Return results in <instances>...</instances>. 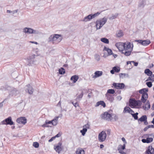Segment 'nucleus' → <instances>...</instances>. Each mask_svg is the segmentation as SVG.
Wrapping results in <instances>:
<instances>
[{"label":"nucleus","mask_w":154,"mask_h":154,"mask_svg":"<svg viewBox=\"0 0 154 154\" xmlns=\"http://www.w3.org/2000/svg\"><path fill=\"white\" fill-rule=\"evenodd\" d=\"M116 46L119 51L126 56H128L131 54L133 47V46L128 42H118L116 44Z\"/></svg>","instance_id":"1"},{"label":"nucleus","mask_w":154,"mask_h":154,"mask_svg":"<svg viewBox=\"0 0 154 154\" xmlns=\"http://www.w3.org/2000/svg\"><path fill=\"white\" fill-rule=\"evenodd\" d=\"M62 39L61 35L55 34L51 35L48 38V40L53 43L57 44L60 42Z\"/></svg>","instance_id":"2"},{"label":"nucleus","mask_w":154,"mask_h":154,"mask_svg":"<svg viewBox=\"0 0 154 154\" xmlns=\"http://www.w3.org/2000/svg\"><path fill=\"white\" fill-rule=\"evenodd\" d=\"M142 105L140 100H136L134 99H131L129 100V106L132 108H139Z\"/></svg>","instance_id":"3"},{"label":"nucleus","mask_w":154,"mask_h":154,"mask_svg":"<svg viewBox=\"0 0 154 154\" xmlns=\"http://www.w3.org/2000/svg\"><path fill=\"white\" fill-rule=\"evenodd\" d=\"M35 54H32L25 60L24 63L26 66H30L33 65V63L35 61Z\"/></svg>","instance_id":"4"},{"label":"nucleus","mask_w":154,"mask_h":154,"mask_svg":"<svg viewBox=\"0 0 154 154\" xmlns=\"http://www.w3.org/2000/svg\"><path fill=\"white\" fill-rule=\"evenodd\" d=\"M107 19L105 17L97 20L96 22L97 29H100L106 22Z\"/></svg>","instance_id":"5"},{"label":"nucleus","mask_w":154,"mask_h":154,"mask_svg":"<svg viewBox=\"0 0 154 154\" xmlns=\"http://www.w3.org/2000/svg\"><path fill=\"white\" fill-rule=\"evenodd\" d=\"M148 91V89L146 88L143 89L139 91V93L142 94L141 100L143 103L146 102L148 98V94L146 93Z\"/></svg>","instance_id":"6"},{"label":"nucleus","mask_w":154,"mask_h":154,"mask_svg":"<svg viewBox=\"0 0 154 154\" xmlns=\"http://www.w3.org/2000/svg\"><path fill=\"white\" fill-rule=\"evenodd\" d=\"M153 135L152 134H146L143 135V137L144 139L142 140V141L143 143H149L151 142L153 140Z\"/></svg>","instance_id":"7"},{"label":"nucleus","mask_w":154,"mask_h":154,"mask_svg":"<svg viewBox=\"0 0 154 154\" xmlns=\"http://www.w3.org/2000/svg\"><path fill=\"white\" fill-rule=\"evenodd\" d=\"M122 140L124 142V143L123 145H119L118 148V149L119 152L121 154H126L125 152L123 151V150L125 149V145L127 143V142L124 137H122Z\"/></svg>","instance_id":"8"},{"label":"nucleus","mask_w":154,"mask_h":154,"mask_svg":"<svg viewBox=\"0 0 154 154\" xmlns=\"http://www.w3.org/2000/svg\"><path fill=\"white\" fill-rule=\"evenodd\" d=\"M7 90L8 91L10 95H16L19 93V92L16 89L10 87H8Z\"/></svg>","instance_id":"9"},{"label":"nucleus","mask_w":154,"mask_h":154,"mask_svg":"<svg viewBox=\"0 0 154 154\" xmlns=\"http://www.w3.org/2000/svg\"><path fill=\"white\" fill-rule=\"evenodd\" d=\"M106 134L104 131H102L98 135V140L100 142L104 141L106 139Z\"/></svg>","instance_id":"10"},{"label":"nucleus","mask_w":154,"mask_h":154,"mask_svg":"<svg viewBox=\"0 0 154 154\" xmlns=\"http://www.w3.org/2000/svg\"><path fill=\"white\" fill-rule=\"evenodd\" d=\"M23 32L27 34H38V31L35 30L31 28H25L23 29Z\"/></svg>","instance_id":"11"},{"label":"nucleus","mask_w":154,"mask_h":154,"mask_svg":"<svg viewBox=\"0 0 154 154\" xmlns=\"http://www.w3.org/2000/svg\"><path fill=\"white\" fill-rule=\"evenodd\" d=\"M104 55L103 57L106 58L109 55L113 54L112 50L108 48L105 47L103 49Z\"/></svg>","instance_id":"12"},{"label":"nucleus","mask_w":154,"mask_h":154,"mask_svg":"<svg viewBox=\"0 0 154 154\" xmlns=\"http://www.w3.org/2000/svg\"><path fill=\"white\" fill-rule=\"evenodd\" d=\"M102 118L105 120L108 121H112L111 114L107 112H105L101 115Z\"/></svg>","instance_id":"13"},{"label":"nucleus","mask_w":154,"mask_h":154,"mask_svg":"<svg viewBox=\"0 0 154 154\" xmlns=\"http://www.w3.org/2000/svg\"><path fill=\"white\" fill-rule=\"evenodd\" d=\"M62 143L61 142H59L57 144L54 146V150L58 153H59L62 150L63 148L62 146Z\"/></svg>","instance_id":"14"},{"label":"nucleus","mask_w":154,"mask_h":154,"mask_svg":"<svg viewBox=\"0 0 154 154\" xmlns=\"http://www.w3.org/2000/svg\"><path fill=\"white\" fill-rule=\"evenodd\" d=\"M2 124L3 125H11L13 124V122L11 120V117H9L6 119L5 120L2 122Z\"/></svg>","instance_id":"15"},{"label":"nucleus","mask_w":154,"mask_h":154,"mask_svg":"<svg viewBox=\"0 0 154 154\" xmlns=\"http://www.w3.org/2000/svg\"><path fill=\"white\" fill-rule=\"evenodd\" d=\"M16 122L19 124L25 125L26 123V119L25 117H20L17 119Z\"/></svg>","instance_id":"16"},{"label":"nucleus","mask_w":154,"mask_h":154,"mask_svg":"<svg viewBox=\"0 0 154 154\" xmlns=\"http://www.w3.org/2000/svg\"><path fill=\"white\" fill-rule=\"evenodd\" d=\"M113 85L115 88L120 89L123 88L125 86L123 83H114Z\"/></svg>","instance_id":"17"},{"label":"nucleus","mask_w":154,"mask_h":154,"mask_svg":"<svg viewBox=\"0 0 154 154\" xmlns=\"http://www.w3.org/2000/svg\"><path fill=\"white\" fill-rule=\"evenodd\" d=\"M103 74L102 71H96L95 72L94 75H92V77L93 78L95 79L101 76Z\"/></svg>","instance_id":"18"},{"label":"nucleus","mask_w":154,"mask_h":154,"mask_svg":"<svg viewBox=\"0 0 154 154\" xmlns=\"http://www.w3.org/2000/svg\"><path fill=\"white\" fill-rule=\"evenodd\" d=\"M145 154H154V149L152 146H148L147 150L146 151Z\"/></svg>","instance_id":"19"},{"label":"nucleus","mask_w":154,"mask_h":154,"mask_svg":"<svg viewBox=\"0 0 154 154\" xmlns=\"http://www.w3.org/2000/svg\"><path fill=\"white\" fill-rule=\"evenodd\" d=\"M137 41L143 46H146L149 45L150 43V41L149 40H138Z\"/></svg>","instance_id":"20"},{"label":"nucleus","mask_w":154,"mask_h":154,"mask_svg":"<svg viewBox=\"0 0 154 154\" xmlns=\"http://www.w3.org/2000/svg\"><path fill=\"white\" fill-rule=\"evenodd\" d=\"M25 88L27 90L29 94H32L33 92V89L32 87L29 85H27L25 87Z\"/></svg>","instance_id":"21"},{"label":"nucleus","mask_w":154,"mask_h":154,"mask_svg":"<svg viewBox=\"0 0 154 154\" xmlns=\"http://www.w3.org/2000/svg\"><path fill=\"white\" fill-rule=\"evenodd\" d=\"M124 35L123 32L122 30H118L116 33V36L118 38H120L122 37Z\"/></svg>","instance_id":"22"},{"label":"nucleus","mask_w":154,"mask_h":154,"mask_svg":"<svg viewBox=\"0 0 154 154\" xmlns=\"http://www.w3.org/2000/svg\"><path fill=\"white\" fill-rule=\"evenodd\" d=\"M79 79V76L76 75H75L72 76L70 80L73 82L74 83H75Z\"/></svg>","instance_id":"23"},{"label":"nucleus","mask_w":154,"mask_h":154,"mask_svg":"<svg viewBox=\"0 0 154 154\" xmlns=\"http://www.w3.org/2000/svg\"><path fill=\"white\" fill-rule=\"evenodd\" d=\"M106 97L107 99L111 102H112L114 100L113 97L109 94H106Z\"/></svg>","instance_id":"24"},{"label":"nucleus","mask_w":154,"mask_h":154,"mask_svg":"<svg viewBox=\"0 0 154 154\" xmlns=\"http://www.w3.org/2000/svg\"><path fill=\"white\" fill-rule=\"evenodd\" d=\"M59 117V116L55 117L54 119L52 120V125L55 126L57 124L58 119Z\"/></svg>","instance_id":"25"},{"label":"nucleus","mask_w":154,"mask_h":154,"mask_svg":"<svg viewBox=\"0 0 154 154\" xmlns=\"http://www.w3.org/2000/svg\"><path fill=\"white\" fill-rule=\"evenodd\" d=\"M150 105L149 101H147L145 104L143 106V108L145 110H147L150 108Z\"/></svg>","instance_id":"26"},{"label":"nucleus","mask_w":154,"mask_h":154,"mask_svg":"<svg viewBox=\"0 0 154 154\" xmlns=\"http://www.w3.org/2000/svg\"><path fill=\"white\" fill-rule=\"evenodd\" d=\"M100 105H102L104 107H105L106 106L105 103L103 101H100L96 103L95 106H98Z\"/></svg>","instance_id":"27"},{"label":"nucleus","mask_w":154,"mask_h":154,"mask_svg":"<svg viewBox=\"0 0 154 154\" xmlns=\"http://www.w3.org/2000/svg\"><path fill=\"white\" fill-rule=\"evenodd\" d=\"M62 134L61 133H59L57 134L55 136L52 137L51 138L48 140L49 142H51L54 140L56 137H60L61 135Z\"/></svg>","instance_id":"28"},{"label":"nucleus","mask_w":154,"mask_h":154,"mask_svg":"<svg viewBox=\"0 0 154 154\" xmlns=\"http://www.w3.org/2000/svg\"><path fill=\"white\" fill-rule=\"evenodd\" d=\"M76 154H85V151L81 148H78L77 149L76 152Z\"/></svg>","instance_id":"29"},{"label":"nucleus","mask_w":154,"mask_h":154,"mask_svg":"<svg viewBox=\"0 0 154 154\" xmlns=\"http://www.w3.org/2000/svg\"><path fill=\"white\" fill-rule=\"evenodd\" d=\"M92 19V18L91 16V14L85 17L83 21L85 22H87L90 20Z\"/></svg>","instance_id":"30"},{"label":"nucleus","mask_w":154,"mask_h":154,"mask_svg":"<svg viewBox=\"0 0 154 154\" xmlns=\"http://www.w3.org/2000/svg\"><path fill=\"white\" fill-rule=\"evenodd\" d=\"M131 109L130 107L126 106L124 108L123 112L124 113H129V112H130Z\"/></svg>","instance_id":"31"},{"label":"nucleus","mask_w":154,"mask_h":154,"mask_svg":"<svg viewBox=\"0 0 154 154\" xmlns=\"http://www.w3.org/2000/svg\"><path fill=\"white\" fill-rule=\"evenodd\" d=\"M149 76L146 80V81L150 80L151 81H154V75L152 74L150 75H149Z\"/></svg>","instance_id":"32"},{"label":"nucleus","mask_w":154,"mask_h":154,"mask_svg":"<svg viewBox=\"0 0 154 154\" xmlns=\"http://www.w3.org/2000/svg\"><path fill=\"white\" fill-rule=\"evenodd\" d=\"M52 124V120L50 121H48V120H46L45 121V124H44L42 126L44 127H48V126H47V125L48 124Z\"/></svg>","instance_id":"33"},{"label":"nucleus","mask_w":154,"mask_h":154,"mask_svg":"<svg viewBox=\"0 0 154 154\" xmlns=\"http://www.w3.org/2000/svg\"><path fill=\"white\" fill-rule=\"evenodd\" d=\"M100 40L102 42L106 44H108L109 43V40L106 38H102Z\"/></svg>","instance_id":"34"},{"label":"nucleus","mask_w":154,"mask_h":154,"mask_svg":"<svg viewBox=\"0 0 154 154\" xmlns=\"http://www.w3.org/2000/svg\"><path fill=\"white\" fill-rule=\"evenodd\" d=\"M147 119V117L146 116H143L139 119V120L140 122H142L144 121Z\"/></svg>","instance_id":"35"},{"label":"nucleus","mask_w":154,"mask_h":154,"mask_svg":"<svg viewBox=\"0 0 154 154\" xmlns=\"http://www.w3.org/2000/svg\"><path fill=\"white\" fill-rule=\"evenodd\" d=\"M111 118H112V120L114 119L116 120L118 119V117L116 114H111Z\"/></svg>","instance_id":"36"},{"label":"nucleus","mask_w":154,"mask_h":154,"mask_svg":"<svg viewBox=\"0 0 154 154\" xmlns=\"http://www.w3.org/2000/svg\"><path fill=\"white\" fill-rule=\"evenodd\" d=\"M145 73L148 75H150L152 73L151 71H150L149 69H146L145 70Z\"/></svg>","instance_id":"37"},{"label":"nucleus","mask_w":154,"mask_h":154,"mask_svg":"<svg viewBox=\"0 0 154 154\" xmlns=\"http://www.w3.org/2000/svg\"><path fill=\"white\" fill-rule=\"evenodd\" d=\"M115 91L114 90L112 89H109L107 90L106 94H113L115 93Z\"/></svg>","instance_id":"38"},{"label":"nucleus","mask_w":154,"mask_h":154,"mask_svg":"<svg viewBox=\"0 0 154 154\" xmlns=\"http://www.w3.org/2000/svg\"><path fill=\"white\" fill-rule=\"evenodd\" d=\"M115 72H119L120 70L119 67L118 66H116L113 68Z\"/></svg>","instance_id":"39"},{"label":"nucleus","mask_w":154,"mask_h":154,"mask_svg":"<svg viewBox=\"0 0 154 154\" xmlns=\"http://www.w3.org/2000/svg\"><path fill=\"white\" fill-rule=\"evenodd\" d=\"M65 69L63 68H61L59 70V73L61 74H64L65 73Z\"/></svg>","instance_id":"40"},{"label":"nucleus","mask_w":154,"mask_h":154,"mask_svg":"<svg viewBox=\"0 0 154 154\" xmlns=\"http://www.w3.org/2000/svg\"><path fill=\"white\" fill-rule=\"evenodd\" d=\"M33 146L35 148H38L39 146V144L37 142H34L33 143Z\"/></svg>","instance_id":"41"},{"label":"nucleus","mask_w":154,"mask_h":154,"mask_svg":"<svg viewBox=\"0 0 154 154\" xmlns=\"http://www.w3.org/2000/svg\"><path fill=\"white\" fill-rule=\"evenodd\" d=\"M87 131V129L86 128H84L82 130H81L80 132L82 133V134L84 136L86 132Z\"/></svg>","instance_id":"42"},{"label":"nucleus","mask_w":154,"mask_h":154,"mask_svg":"<svg viewBox=\"0 0 154 154\" xmlns=\"http://www.w3.org/2000/svg\"><path fill=\"white\" fill-rule=\"evenodd\" d=\"M128 75V74H126L125 73H120L119 74V76L120 78H123L125 77L126 75Z\"/></svg>","instance_id":"43"},{"label":"nucleus","mask_w":154,"mask_h":154,"mask_svg":"<svg viewBox=\"0 0 154 154\" xmlns=\"http://www.w3.org/2000/svg\"><path fill=\"white\" fill-rule=\"evenodd\" d=\"M83 95V91H82L81 93L78 96L77 99H80L82 98Z\"/></svg>","instance_id":"44"},{"label":"nucleus","mask_w":154,"mask_h":154,"mask_svg":"<svg viewBox=\"0 0 154 154\" xmlns=\"http://www.w3.org/2000/svg\"><path fill=\"white\" fill-rule=\"evenodd\" d=\"M138 115V113L137 112H136V113L134 114L133 115V117H134L135 119H138L137 115Z\"/></svg>","instance_id":"45"},{"label":"nucleus","mask_w":154,"mask_h":154,"mask_svg":"<svg viewBox=\"0 0 154 154\" xmlns=\"http://www.w3.org/2000/svg\"><path fill=\"white\" fill-rule=\"evenodd\" d=\"M147 86L149 88H150L152 86V83L151 82H148L146 83Z\"/></svg>","instance_id":"46"},{"label":"nucleus","mask_w":154,"mask_h":154,"mask_svg":"<svg viewBox=\"0 0 154 154\" xmlns=\"http://www.w3.org/2000/svg\"><path fill=\"white\" fill-rule=\"evenodd\" d=\"M95 58L97 61H99L100 59V56L98 55H96L95 56Z\"/></svg>","instance_id":"47"},{"label":"nucleus","mask_w":154,"mask_h":154,"mask_svg":"<svg viewBox=\"0 0 154 154\" xmlns=\"http://www.w3.org/2000/svg\"><path fill=\"white\" fill-rule=\"evenodd\" d=\"M100 14V13L97 12V13L95 14H93V15L91 14V16L92 17V18H94L96 17L98 15Z\"/></svg>","instance_id":"48"},{"label":"nucleus","mask_w":154,"mask_h":154,"mask_svg":"<svg viewBox=\"0 0 154 154\" xmlns=\"http://www.w3.org/2000/svg\"><path fill=\"white\" fill-rule=\"evenodd\" d=\"M117 16V14H115L114 15H113V16H112V17H111L110 18V20H112L114 19H115V18H116Z\"/></svg>","instance_id":"49"},{"label":"nucleus","mask_w":154,"mask_h":154,"mask_svg":"<svg viewBox=\"0 0 154 154\" xmlns=\"http://www.w3.org/2000/svg\"><path fill=\"white\" fill-rule=\"evenodd\" d=\"M83 128H89V125L88 124H87L83 126Z\"/></svg>","instance_id":"50"},{"label":"nucleus","mask_w":154,"mask_h":154,"mask_svg":"<svg viewBox=\"0 0 154 154\" xmlns=\"http://www.w3.org/2000/svg\"><path fill=\"white\" fill-rule=\"evenodd\" d=\"M133 63L135 66H137L138 65V63L137 62H135L134 61H132L131 63Z\"/></svg>","instance_id":"51"},{"label":"nucleus","mask_w":154,"mask_h":154,"mask_svg":"<svg viewBox=\"0 0 154 154\" xmlns=\"http://www.w3.org/2000/svg\"><path fill=\"white\" fill-rule=\"evenodd\" d=\"M73 105L75 107H76L77 106H79V104L77 102L73 104Z\"/></svg>","instance_id":"52"},{"label":"nucleus","mask_w":154,"mask_h":154,"mask_svg":"<svg viewBox=\"0 0 154 154\" xmlns=\"http://www.w3.org/2000/svg\"><path fill=\"white\" fill-rule=\"evenodd\" d=\"M29 42L31 43L35 44L36 45H38V43L37 42L30 41Z\"/></svg>","instance_id":"53"},{"label":"nucleus","mask_w":154,"mask_h":154,"mask_svg":"<svg viewBox=\"0 0 154 154\" xmlns=\"http://www.w3.org/2000/svg\"><path fill=\"white\" fill-rule=\"evenodd\" d=\"M149 126H146V127L144 129V131H147V130L149 129Z\"/></svg>","instance_id":"54"},{"label":"nucleus","mask_w":154,"mask_h":154,"mask_svg":"<svg viewBox=\"0 0 154 154\" xmlns=\"http://www.w3.org/2000/svg\"><path fill=\"white\" fill-rule=\"evenodd\" d=\"M129 113L131 114L132 116H133V115L134 114V112L131 109V111L130 112H129Z\"/></svg>","instance_id":"55"},{"label":"nucleus","mask_w":154,"mask_h":154,"mask_svg":"<svg viewBox=\"0 0 154 154\" xmlns=\"http://www.w3.org/2000/svg\"><path fill=\"white\" fill-rule=\"evenodd\" d=\"M148 126H149V128H154V125H149Z\"/></svg>","instance_id":"56"},{"label":"nucleus","mask_w":154,"mask_h":154,"mask_svg":"<svg viewBox=\"0 0 154 154\" xmlns=\"http://www.w3.org/2000/svg\"><path fill=\"white\" fill-rule=\"evenodd\" d=\"M114 72H115V71H114V70H113V68H112V70H111L110 71V72H111L112 74H114Z\"/></svg>","instance_id":"57"},{"label":"nucleus","mask_w":154,"mask_h":154,"mask_svg":"<svg viewBox=\"0 0 154 154\" xmlns=\"http://www.w3.org/2000/svg\"><path fill=\"white\" fill-rule=\"evenodd\" d=\"M131 63H132V61H127V65H128L129 64H131Z\"/></svg>","instance_id":"58"},{"label":"nucleus","mask_w":154,"mask_h":154,"mask_svg":"<svg viewBox=\"0 0 154 154\" xmlns=\"http://www.w3.org/2000/svg\"><path fill=\"white\" fill-rule=\"evenodd\" d=\"M144 122V123L145 124V125H146L148 124V123L146 121V120H145L144 121H143Z\"/></svg>","instance_id":"59"},{"label":"nucleus","mask_w":154,"mask_h":154,"mask_svg":"<svg viewBox=\"0 0 154 154\" xmlns=\"http://www.w3.org/2000/svg\"><path fill=\"white\" fill-rule=\"evenodd\" d=\"M104 147V145L103 144H101L100 146V148L102 149Z\"/></svg>","instance_id":"60"},{"label":"nucleus","mask_w":154,"mask_h":154,"mask_svg":"<svg viewBox=\"0 0 154 154\" xmlns=\"http://www.w3.org/2000/svg\"><path fill=\"white\" fill-rule=\"evenodd\" d=\"M113 55V56L114 57V58H116V57L117 56V54H112Z\"/></svg>","instance_id":"61"},{"label":"nucleus","mask_w":154,"mask_h":154,"mask_svg":"<svg viewBox=\"0 0 154 154\" xmlns=\"http://www.w3.org/2000/svg\"><path fill=\"white\" fill-rule=\"evenodd\" d=\"M117 98L119 100H121L122 98V97L120 96L118 97Z\"/></svg>","instance_id":"62"},{"label":"nucleus","mask_w":154,"mask_h":154,"mask_svg":"<svg viewBox=\"0 0 154 154\" xmlns=\"http://www.w3.org/2000/svg\"><path fill=\"white\" fill-rule=\"evenodd\" d=\"M151 122L154 125V118L153 119L152 121Z\"/></svg>","instance_id":"63"},{"label":"nucleus","mask_w":154,"mask_h":154,"mask_svg":"<svg viewBox=\"0 0 154 154\" xmlns=\"http://www.w3.org/2000/svg\"><path fill=\"white\" fill-rule=\"evenodd\" d=\"M3 104L2 103H0V107H2V106Z\"/></svg>","instance_id":"64"}]
</instances>
